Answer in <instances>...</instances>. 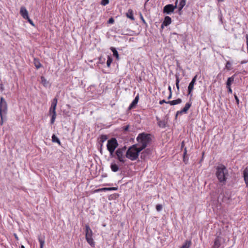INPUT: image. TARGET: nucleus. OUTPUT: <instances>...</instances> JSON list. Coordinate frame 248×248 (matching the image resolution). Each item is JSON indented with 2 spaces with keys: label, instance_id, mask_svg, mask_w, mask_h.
<instances>
[{
  "label": "nucleus",
  "instance_id": "1",
  "mask_svg": "<svg viewBox=\"0 0 248 248\" xmlns=\"http://www.w3.org/2000/svg\"><path fill=\"white\" fill-rule=\"evenodd\" d=\"M137 140L138 143L130 147L125 154L126 157L132 161L136 160L140 152L147 147L151 140L150 135L140 134L137 138Z\"/></svg>",
  "mask_w": 248,
  "mask_h": 248
},
{
  "label": "nucleus",
  "instance_id": "2",
  "mask_svg": "<svg viewBox=\"0 0 248 248\" xmlns=\"http://www.w3.org/2000/svg\"><path fill=\"white\" fill-rule=\"evenodd\" d=\"M216 175L220 183L225 184L229 176L226 167L222 164L218 166L216 168Z\"/></svg>",
  "mask_w": 248,
  "mask_h": 248
},
{
  "label": "nucleus",
  "instance_id": "3",
  "mask_svg": "<svg viewBox=\"0 0 248 248\" xmlns=\"http://www.w3.org/2000/svg\"><path fill=\"white\" fill-rule=\"evenodd\" d=\"M126 152L125 147L118 148L116 151V158L121 163H124L126 161Z\"/></svg>",
  "mask_w": 248,
  "mask_h": 248
},
{
  "label": "nucleus",
  "instance_id": "4",
  "mask_svg": "<svg viewBox=\"0 0 248 248\" xmlns=\"http://www.w3.org/2000/svg\"><path fill=\"white\" fill-rule=\"evenodd\" d=\"M118 143L116 139L112 138L108 141L107 147L110 153V155L113 156L115 150L118 147Z\"/></svg>",
  "mask_w": 248,
  "mask_h": 248
},
{
  "label": "nucleus",
  "instance_id": "5",
  "mask_svg": "<svg viewBox=\"0 0 248 248\" xmlns=\"http://www.w3.org/2000/svg\"><path fill=\"white\" fill-rule=\"evenodd\" d=\"M85 237L86 239L89 244L92 247H94L95 243L93 241V239L92 237L93 236V232L89 225H85Z\"/></svg>",
  "mask_w": 248,
  "mask_h": 248
},
{
  "label": "nucleus",
  "instance_id": "6",
  "mask_svg": "<svg viewBox=\"0 0 248 248\" xmlns=\"http://www.w3.org/2000/svg\"><path fill=\"white\" fill-rule=\"evenodd\" d=\"M178 0H176L175 5L171 4H167L165 6L163 9V13L167 15H170L173 13L174 10L177 8Z\"/></svg>",
  "mask_w": 248,
  "mask_h": 248
},
{
  "label": "nucleus",
  "instance_id": "7",
  "mask_svg": "<svg viewBox=\"0 0 248 248\" xmlns=\"http://www.w3.org/2000/svg\"><path fill=\"white\" fill-rule=\"evenodd\" d=\"M8 106L6 100L3 97H1L0 99V114L4 113L6 114L7 112Z\"/></svg>",
  "mask_w": 248,
  "mask_h": 248
},
{
  "label": "nucleus",
  "instance_id": "8",
  "mask_svg": "<svg viewBox=\"0 0 248 248\" xmlns=\"http://www.w3.org/2000/svg\"><path fill=\"white\" fill-rule=\"evenodd\" d=\"M156 120L157 122V125L159 127L161 128H165L168 124V118H165L162 120L159 119L157 117H156Z\"/></svg>",
  "mask_w": 248,
  "mask_h": 248
},
{
  "label": "nucleus",
  "instance_id": "9",
  "mask_svg": "<svg viewBox=\"0 0 248 248\" xmlns=\"http://www.w3.org/2000/svg\"><path fill=\"white\" fill-rule=\"evenodd\" d=\"M197 76L196 75L195 76L191 81L190 82V83H189V85H188V94L190 95V97H191V96H192V94L191 93V92L192 91H193V88H194V85L196 82V79H197Z\"/></svg>",
  "mask_w": 248,
  "mask_h": 248
},
{
  "label": "nucleus",
  "instance_id": "10",
  "mask_svg": "<svg viewBox=\"0 0 248 248\" xmlns=\"http://www.w3.org/2000/svg\"><path fill=\"white\" fill-rule=\"evenodd\" d=\"M49 114L51 116V119L50 120L51 124H53L55 121V119L56 118V109L49 108Z\"/></svg>",
  "mask_w": 248,
  "mask_h": 248
},
{
  "label": "nucleus",
  "instance_id": "11",
  "mask_svg": "<svg viewBox=\"0 0 248 248\" xmlns=\"http://www.w3.org/2000/svg\"><path fill=\"white\" fill-rule=\"evenodd\" d=\"M191 104H192V103L191 102H188V103H187L185 107L181 110L180 111H178L176 113V116L179 114H182V113H186L187 112V110L189 109V108H190V107H191Z\"/></svg>",
  "mask_w": 248,
  "mask_h": 248
},
{
  "label": "nucleus",
  "instance_id": "12",
  "mask_svg": "<svg viewBox=\"0 0 248 248\" xmlns=\"http://www.w3.org/2000/svg\"><path fill=\"white\" fill-rule=\"evenodd\" d=\"M20 14L23 17V18L25 19L29 18V17L28 15V12L26 8L24 6H22L20 8Z\"/></svg>",
  "mask_w": 248,
  "mask_h": 248
},
{
  "label": "nucleus",
  "instance_id": "13",
  "mask_svg": "<svg viewBox=\"0 0 248 248\" xmlns=\"http://www.w3.org/2000/svg\"><path fill=\"white\" fill-rule=\"evenodd\" d=\"M139 94H138L136 96L135 99L133 100L132 102L131 103V104L129 105V106L128 107V109H131L133 108H135V106H136V105L137 104V103H138V102L139 101Z\"/></svg>",
  "mask_w": 248,
  "mask_h": 248
},
{
  "label": "nucleus",
  "instance_id": "14",
  "mask_svg": "<svg viewBox=\"0 0 248 248\" xmlns=\"http://www.w3.org/2000/svg\"><path fill=\"white\" fill-rule=\"evenodd\" d=\"M171 23V18L169 16H166L164 18V20L163 21V22L161 25L162 27H163V26H168Z\"/></svg>",
  "mask_w": 248,
  "mask_h": 248
},
{
  "label": "nucleus",
  "instance_id": "15",
  "mask_svg": "<svg viewBox=\"0 0 248 248\" xmlns=\"http://www.w3.org/2000/svg\"><path fill=\"white\" fill-rule=\"evenodd\" d=\"M221 245V237L217 236L214 241V245L212 248H219Z\"/></svg>",
  "mask_w": 248,
  "mask_h": 248
},
{
  "label": "nucleus",
  "instance_id": "16",
  "mask_svg": "<svg viewBox=\"0 0 248 248\" xmlns=\"http://www.w3.org/2000/svg\"><path fill=\"white\" fill-rule=\"evenodd\" d=\"M243 177L247 186H248V168H246L243 171Z\"/></svg>",
  "mask_w": 248,
  "mask_h": 248
},
{
  "label": "nucleus",
  "instance_id": "17",
  "mask_svg": "<svg viewBox=\"0 0 248 248\" xmlns=\"http://www.w3.org/2000/svg\"><path fill=\"white\" fill-rule=\"evenodd\" d=\"M182 99L180 98H178L175 100L169 101L167 102V104H169L170 105H175L177 104H180L182 102Z\"/></svg>",
  "mask_w": 248,
  "mask_h": 248
},
{
  "label": "nucleus",
  "instance_id": "18",
  "mask_svg": "<svg viewBox=\"0 0 248 248\" xmlns=\"http://www.w3.org/2000/svg\"><path fill=\"white\" fill-rule=\"evenodd\" d=\"M126 16L127 18H130L131 20H135V18L133 16V11L132 9H130L128 10V12L126 14Z\"/></svg>",
  "mask_w": 248,
  "mask_h": 248
},
{
  "label": "nucleus",
  "instance_id": "19",
  "mask_svg": "<svg viewBox=\"0 0 248 248\" xmlns=\"http://www.w3.org/2000/svg\"><path fill=\"white\" fill-rule=\"evenodd\" d=\"M191 244V240H186L180 248H189Z\"/></svg>",
  "mask_w": 248,
  "mask_h": 248
},
{
  "label": "nucleus",
  "instance_id": "20",
  "mask_svg": "<svg viewBox=\"0 0 248 248\" xmlns=\"http://www.w3.org/2000/svg\"><path fill=\"white\" fill-rule=\"evenodd\" d=\"M110 168L111 170L113 172H117L119 170L118 166L115 163H111L110 165Z\"/></svg>",
  "mask_w": 248,
  "mask_h": 248
},
{
  "label": "nucleus",
  "instance_id": "21",
  "mask_svg": "<svg viewBox=\"0 0 248 248\" xmlns=\"http://www.w3.org/2000/svg\"><path fill=\"white\" fill-rule=\"evenodd\" d=\"M234 79V75L229 77L227 81L226 85L227 86H231L232 83L233 82Z\"/></svg>",
  "mask_w": 248,
  "mask_h": 248
},
{
  "label": "nucleus",
  "instance_id": "22",
  "mask_svg": "<svg viewBox=\"0 0 248 248\" xmlns=\"http://www.w3.org/2000/svg\"><path fill=\"white\" fill-rule=\"evenodd\" d=\"M57 101L58 100L56 98H54L52 101L51 107H50V108L56 109L57 104Z\"/></svg>",
  "mask_w": 248,
  "mask_h": 248
},
{
  "label": "nucleus",
  "instance_id": "23",
  "mask_svg": "<svg viewBox=\"0 0 248 248\" xmlns=\"http://www.w3.org/2000/svg\"><path fill=\"white\" fill-rule=\"evenodd\" d=\"M110 49L113 52V56L114 57H115L117 60H118L119 59V54H118V51L115 49V48H114L113 47H111L110 48Z\"/></svg>",
  "mask_w": 248,
  "mask_h": 248
},
{
  "label": "nucleus",
  "instance_id": "24",
  "mask_svg": "<svg viewBox=\"0 0 248 248\" xmlns=\"http://www.w3.org/2000/svg\"><path fill=\"white\" fill-rule=\"evenodd\" d=\"M118 189V187H105L102 189H99L100 191H112V190H117Z\"/></svg>",
  "mask_w": 248,
  "mask_h": 248
},
{
  "label": "nucleus",
  "instance_id": "25",
  "mask_svg": "<svg viewBox=\"0 0 248 248\" xmlns=\"http://www.w3.org/2000/svg\"><path fill=\"white\" fill-rule=\"evenodd\" d=\"M52 141L53 142L58 143L59 145L61 144L60 140H59L57 136H56L54 134H53L52 136Z\"/></svg>",
  "mask_w": 248,
  "mask_h": 248
},
{
  "label": "nucleus",
  "instance_id": "26",
  "mask_svg": "<svg viewBox=\"0 0 248 248\" xmlns=\"http://www.w3.org/2000/svg\"><path fill=\"white\" fill-rule=\"evenodd\" d=\"M186 3V0H181L179 4V9L181 10L185 6Z\"/></svg>",
  "mask_w": 248,
  "mask_h": 248
},
{
  "label": "nucleus",
  "instance_id": "27",
  "mask_svg": "<svg viewBox=\"0 0 248 248\" xmlns=\"http://www.w3.org/2000/svg\"><path fill=\"white\" fill-rule=\"evenodd\" d=\"M41 83L44 86H46L47 84H48V82L47 81L46 79L45 78V77H41Z\"/></svg>",
  "mask_w": 248,
  "mask_h": 248
},
{
  "label": "nucleus",
  "instance_id": "28",
  "mask_svg": "<svg viewBox=\"0 0 248 248\" xmlns=\"http://www.w3.org/2000/svg\"><path fill=\"white\" fill-rule=\"evenodd\" d=\"M38 240H39V241L40 244V248H43L44 245V244H45L44 238H42L40 236H39V238H38Z\"/></svg>",
  "mask_w": 248,
  "mask_h": 248
},
{
  "label": "nucleus",
  "instance_id": "29",
  "mask_svg": "<svg viewBox=\"0 0 248 248\" xmlns=\"http://www.w3.org/2000/svg\"><path fill=\"white\" fill-rule=\"evenodd\" d=\"M150 152L151 151L149 149H147L145 151V152H143L142 153H141V157L142 158H145V154H150Z\"/></svg>",
  "mask_w": 248,
  "mask_h": 248
},
{
  "label": "nucleus",
  "instance_id": "30",
  "mask_svg": "<svg viewBox=\"0 0 248 248\" xmlns=\"http://www.w3.org/2000/svg\"><path fill=\"white\" fill-rule=\"evenodd\" d=\"M108 139V137L106 135H101L100 138V141L101 142H104L106 141Z\"/></svg>",
  "mask_w": 248,
  "mask_h": 248
},
{
  "label": "nucleus",
  "instance_id": "31",
  "mask_svg": "<svg viewBox=\"0 0 248 248\" xmlns=\"http://www.w3.org/2000/svg\"><path fill=\"white\" fill-rule=\"evenodd\" d=\"M179 81H180V80H179L178 76H176V86L178 91H179Z\"/></svg>",
  "mask_w": 248,
  "mask_h": 248
},
{
  "label": "nucleus",
  "instance_id": "32",
  "mask_svg": "<svg viewBox=\"0 0 248 248\" xmlns=\"http://www.w3.org/2000/svg\"><path fill=\"white\" fill-rule=\"evenodd\" d=\"M231 63L229 61H228L226 62L225 67L226 69H227L228 70H231Z\"/></svg>",
  "mask_w": 248,
  "mask_h": 248
},
{
  "label": "nucleus",
  "instance_id": "33",
  "mask_svg": "<svg viewBox=\"0 0 248 248\" xmlns=\"http://www.w3.org/2000/svg\"><path fill=\"white\" fill-rule=\"evenodd\" d=\"M6 114H4V113H1V114H0V125H2L3 124V117L4 116H5Z\"/></svg>",
  "mask_w": 248,
  "mask_h": 248
},
{
  "label": "nucleus",
  "instance_id": "34",
  "mask_svg": "<svg viewBox=\"0 0 248 248\" xmlns=\"http://www.w3.org/2000/svg\"><path fill=\"white\" fill-rule=\"evenodd\" d=\"M112 59L109 57H108V60L107 61V65L108 67L110 66V65L112 62Z\"/></svg>",
  "mask_w": 248,
  "mask_h": 248
},
{
  "label": "nucleus",
  "instance_id": "35",
  "mask_svg": "<svg viewBox=\"0 0 248 248\" xmlns=\"http://www.w3.org/2000/svg\"><path fill=\"white\" fill-rule=\"evenodd\" d=\"M109 3V0H102L101 1V4L102 5H106Z\"/></svg>",
  "mask_w": 248,
  "mask_h": 248
},
{
  "label": "nucleus",
  "instance_id": "36",
  "mask_svg": "<svg viewBox=\"0 0 248 248\" xmlns=\"http://www.w3.org/2000/svg\"><path fill=\"white\" fill-rule=\"evenodd\" d=\"M162 209V205L161 204H157L156 205V209L157 211H160Z\"/></svg>",
  "mask_w": 248,
  "mask_h": 248
},
{
  "label": "nucleus",
  "instance_id": "37",
  "mask_svg": "<svg viewBox=\"0 0 248 248\" xmlns=\"http://www.w3.org/2000/svg\"><path fill=\"white\" fill-rule=\"evenodd\" d=\"M186 148L185 149V151H184V161L186 162V161H187L188 159H186Z\"/></svg>",
  "mask_w": 248,
  "mask_h": 248
},
{
  "label": "nucleus",
  "instance_id": "38",
  "mask_svg": "<svg viewBox=\"0 0 248 248\" xmlns=\"http://www.w3.org/2000/svg\"><path fill=\"white\" fill-rule=\"evenodd\" d=\"M114 22V19L112 17H111L108 20V23L109 24H113Z\"/></svg>",
  "mask_w": 248,
  "mask_h": 248
},
{
  "label": "nucleus",
  "instance_id": "39",
  "mask_svg": "<svg viewBox=\"0 0 248 248\" xmlns=\"http://www.w3.org/2000/svg\"><path fill=\"white\" fill-rule=\"evenodd\" d=\"M28 21V22L32 26H34V24L33 22V21L30 18V17H29V18H27V19Z\"/></svg>",
  "mask_w": 248,
  "mask_h": 248
},
{
  "label": "nucleus",
  "instance_id": "40",
  "mask_svg": "<svg viewBox=\"0 0 248 248\" xmlns=\"http://www.w3.org/2000/svg\"><path fill=\"white\" fill-rule=\"evenodd\" d=\"M168 101H166L165 100L163 99L162 100H160L159 102V104L162 105L163 103H167V104Z\"/></svg>",
  "mask_w": 248,
  "mask_h": 248
},
{
  "label": "nucleus",
  "instance_id": "41",
  "mask_svg": "<svg viewBox=\"0 0 248 248\" xmlns=\"http://www.w3.org/2000/svg\"><path fill=\"white\" fill-rule=\"evenodd\" d=\"M234 98L236 100V103L237 104H239V99H238V97L237 96V95L235 94L234 95Z\"/></svg>",
  "mask_w": 248,
  "mask_h": 248
},
{
  "label": "nucleus",
  "instance_id": "42",
  "mask_svg": "<svg viewBox=\"0 0 248 248\" xmlns=\"http://www.w3.org/2000/svg\"><path fill=\"white\" fill-rule=\"evenodd\" d=\"M140 19H141V20L142 21V22L145 24L146 23L145 20H144L141 14H140Z\"/></svg>",
  "mask_w": 248,
  "mask_h": 248
},
{
  "label": "nucleus",
  "instance_id": "43",
  "mask_svg": "<svg viewBox=\"0 0 248 248\" xmlns=\"http://www.w3.org/2000/svg\"><path fill=\"white\" fill-rule=\"evenodd\" d=\"M227 88H228V92L232 93V91L231 88V86H227Z\"/></svg>",
  "mask_w": 248,
  "mask_h": 248
},
{
  "label": "nucleus",
  "instance_id": "44",
  "mask_svg": "<svg viewBox=\"0 0 248 248\" xmlns=\"http://www.w3.org/2000/svg\"><path fill=\"white\" fill-rule=\"evenodd\" d=\"M35 66L37 69H38L40 67H41V64L39 62H38V63H35Z\"/></svg>",
  "mask_w": 248,
  "mask_h": 248
},
{
  "label": "nucleus",
  "instance_id": "45",
  "mask_svg": "<svg viewBox=\"0 0 248 248\" xmlns=\"http://www.w3.org/2000/svg\"><path fill=\"white\" fill-rule=\"evenodd\" d=\"M128 128H129V125H127L124 127V131H127L128 130Z\"/></svg>",
  "mask_w": 248,
  "mask_h": 248
},
{
  "label": "nucleus",
  "instance_id": "46",
  "mask_svg": "<svg viewBox=\"0 0 248 248\" xmlns=\"http://www.w3.org/2000/svg\"><path fill=\"white\" fill-rule=\"evenodd\" d=\"M172 97V93H170L169 96L168 97V99H170Z\"/></svg>",
  "mask_w": 248,
  "mask_h": 248
},
{
  "label": "nucleus",
  "instance_id": "47",
  "mask_svg": "<svg viewBox=\"0 0 248 248\" xmlns=\"http://www.w3.org/2000/svg\"><path fill=\"white\" fill-rule=\"evenodd\" d=\"M0 89L1 90V91L4 90L3 85L1 84H0Z\"/></svg>",
  "mask_w": 248,
  "mask_h": 248
},
{
  "label": "nucleus",
  "instance_id": "48",
  "mask_svg": "<svg viewBox=\"0 0 248 248\" xmlns=\"http://www.w3.org/2000/svg\"><path fill=\"white\" fill-rule=\"evenodd\" d=\"M168 90L169 91L170 93H172L171 88L170 86H169Z\"/></svg>",
  "mask_w": 248,
  "mask_h": 248
},
{
  "label": "nucleus",
  "instance_id": "49",
  "mask_svg": "<svg viewBox=\"0 0 248 248\" xmlns=\"http://www.w3.org/2000/svg\"><path fill=\"white\" fill-rule=\"evenodd\" d=\"M14 236H15V238H16V240L18 239V237H17V235L16 233L14 234Z\"/></svg>",
  "mask_w": 248,
  "mask_h": 248
},
{
  "label": "nucleus",
  "instance_id": "50",
  "mask_svg": "<svg viewBox=\"0 0 248 248\" xmlns=\"http://www.w3.org/2000/svg\"><path fill=\"white\" fill-rule=\"evenodd\" d=\"M184 146V141H183V142H182L181 146H182V147H183Z\"/></svg>",
  "mask_w": 248,
  "mask_h": 248
},
{
  "label": "nucleus",
  "instance_id": "51",
  "mask_svg": "<svg viewBox=\"0 0 248 248\" xmlns=\"http://www.w3.org/2000/svg\"><path fill=\"white\" fill-rule=\"evenodd\" d=\"M246 62H241V64H243V63H246Z\"/></svg>",
  "mask_w": 248,
  "mask_h": 248
},
{
  "label": "nucleus",
  "instance_id": "52",
  "mask_svg": "<svg viewBox=\"0 0 248 248\" xmlns=\"http://www.w3.org/2000/svg\"><path fill=\"white\" fill-rule=\"evenodd\" d=\"M219 1H221V2H222L223 1H224V0H218Z\"/></svg>",
  "mask_w": 248,
  "mask_h": 248
},
{
  "label": "nucleus",
  "instance_id": "53",
  "mask_svg": "<svg viewBox=\"0 0 248 248\" xmlns=\"http://www.w3.org/2000/svg\"><path fill=\"white\" fill-rule=\"evenodd\" d=\"M21 248H25V247L24 246H21Z\"/></svg>",
  "mask_w": 248,
  "mask_h": 248
},
{
  "label": "nucleus",
  "instance_id": "54",
  "mask_svg": "<svg viewBox=\"0 0 248 248\" xmlns=\"http://www.w3.org/2000/svg\"><path fill=\"white\" fill-rule=\"evenodd\" d=\"M149 0H146V3Z\"/></svg>",
  "mask_w": 248,
  "mask_h": 248
}]
</instances>
